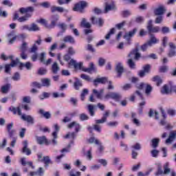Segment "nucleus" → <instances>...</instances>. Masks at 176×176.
I'll use <instances>...</instances> for the list:
<instances>
[{"instance_id": "1", "label": "nucleus", "mask_w": 176, "mask_h": 176, "mask_svg": "<svg viewBox=\"0 0 176 176\" xmlns=\"http://www.w3.org/2000/svg\"><path fill=\"white\" fill-rule=\"evenodd\" d=\"M35 10L34 7L30 6L27 8H19V12L21 14H24L26 13L25 16H21L19 19V23H24L25 21H28V19L32 16V13Z\"/></svg>"}, {"instance_id": "2", "label": "nucleus", "mask_w": 176, "mask_h": 176, "mask_svg": "<svg viewBox=\"0 0 176 176\" xmlns=\"http://www.w3.org/2000/svg\"><path fill=\"white\" fill-rule=\"evenodd\" d=\"M69 64V65L74 67L75 69H80L81 71H84V72H88V74H91V72H94V71H96V68L94 67V64H93V63L89 64V67L85 69L83 67V63H77L76 60L74 59H71Z\"/></svg>"}, {"instance_id": "3", "label": "nucleus", "mask_w": 176, "mask_h": 176, "mask_svg": "<svg viewBox=\"0 0 176 176\" xmlns=\"http://www.w3.org/2000/svg\"><path fill=\"white\" fill-rule=\"evenodd\" d=\"M171 173V176H176V173L174 170H171L169 167L168 162L165 163L164 165V171L162 170V164H157V172L155 175H162V174L167 175Z\"/></svg>"}, {"instance_id": "4", "label": "nucleus", "mask_w": 176, "mask_h": 176, "mask_svg": "<svg viewBox=\"0 0 176 176\" xmlns=\"http://www.w3.org/2000/svg\"><path fill=\"white\" fill-rule=\"evenodd\" d=\"M7 38L8 45H13L15 41H21L23 39H25L26 36L24 34L15 35L14 32L12 31L7 34Z\"/></svg>"}, {"instance_id": "5", "label": "nucleus", "mask_w": 176, "mask_h": 176, "mask_svg": "<svg viewBox=\"0 0 176 176\" xmlns=\"http://www.w3.org/2000/svg\"><path fill=\"white\" fill-rule=\"evenodd\" d=\"M109 98L114 100V101H120V100H122V94L116 92H109L103 96L102 100H104V101H107L109 100Z\"/></svg>"}, {"instance_id": "6", "label": "nucleus", "mask_w": 176, "mask_h": 176, "mask_svg": "<svg viewBox=\"0 0 176 176\" xmlns=\"http://www.w3.org/2000/svg\"><path fill=\"white\" fill-rule=\"evenodd\" d=\"M137 89H139V90H142L143 89H145V93L146 94H147V96H149V94H151V92L152 91V86L145 82H141L139 85L137 86Z\"/></svg>"}, {"instance_id": "7", "label": "nucleus", "mask_w": 176, "mask_h": 176, "mask_svg": "<svg viewBox=\"0 0 176 176\" xmlns=\"http://www.w3.org/2000/svg\"><path fill=\"white\" fill-rule=\"evenodd\" d=\"M87 6V2L85 1H81L79 3L75 4L73 8L74 12H82L83 9Z\"/></svg>"}, {"instance_id": "8", "label": "nucleus", "mask_w": 176, "mask_h": 176, "mask_svg": "<svg viewBox=\"0 0 176 176\" xmlns=\"http://www.w3.org/2000/svg\"><path fill=\"white\" fill-rule=\"evenodd\" d=\"M140 50L138 47L133 49L128 55L130 58H133V60H140L141 58V54H140Z\"/></svg>"}, {"instance_id": "9", "label": "nucleus", "mask_w": 176, "mask_h": 176, "mask_svg": "<svg viewBox=\"0 0 176 176\" xmlns=\"http://www.w3.org/2000/svg\"><path fill=\"white\" fill-rule=\"evenodd\" d=\"M19 63H20V59L16 58L15 60H12L10 64H7L5 65V72L6 74H9L10 72V69L13 67H16Z\"/></svg>"}, {"instance_id": "10", "label": "nucleus", "mask_w": 176, "mask_h": 176, "mask_svg": "<svg viewBox=\"0 0 176 176\" xmlns=\"http://www.w3.org/2000/svg\"><path fill=\"white\" fill-rule=\"evenodd\" d=\"M23 147L21 150L22 153H25L27 156H30L31 155V149L28 148V141L24 140L23 142Z\"/></svg>"}, {"instance_id": "11", "label": "nucleus", "mask_w": 176, "mask_h": 176, "mask_svg": "<svg viewBox=\"0 0 176 176\" xmlns=\"http://www.w3.org/2000/svg\"><path fill=\"white\" fill-rule=\"evenodd\" d=\"M116 8L115 7V4L112 2L106 1L104 3V13H108L110 10H115Z\"/></svg>"}, {"instance_id": "12", "label": "nucleus", "mask_w": 176, "mask_h": 176, "mask_svg": "<svg viewBox=\"0 0 176 176\" xmlns=\"http://www.w3.org/2000/svg\"><path fill=\"white\" fill-rule=\"evenodd\" d=\"M21 119H22V120H24L25 122H27L28 123H30V124H34V123L35 122L34 117L30 115L21 114Z\"/></svg>"}, {"instance_id": "13", "label": "nucleus", "mask_w": 176, "mask_h": 176, "mask_svg": "<svg viewBox=\"0 0 176 176\" xmlns=\"http://www.w3.org/2000/svg\"><path fill=\"white\" fill-rule=\"evenodd\" d=\"M137 33V28H134L133 30L126 32L125 34L124 35V38L126 39V41H130L134 35Z\"/></svg>"}, {"instance_id": "14", "label": "nucleus", "mask_w": 176, "mask_h": 176, "mask_svg": "<svg viewBox=\"0 0 176 176\" xmlns=\"http://www.w3.org/2000/svg\"><path fill=\"white\" fill-rule=\"evenodd\" d=\"M68 129H74L75 133H78V131H80V124L78 123L77 122H71L68 126Z\"/></svg>"}, {"instance_id": "15", "label": "nucleus", "mask_w": 176, "mask_h": 176, "mask_svg": "<svg viewBox=\"0 0 176 176\" xmlns=\"http://www.w3.org/2000/svg\"><path fill=\"white\" fill-rule=\"evenodd\" d=\"M91 21L92 24H96L99 27H102V25H104V20L101 18H96L94 16H92L91 18Z\"/></svg>"}, {"instance_id": "16", "label": "nucleus", "mask_w": 176, "mask_h": 176, "mask_svg": "<svg viewBox=\"0 0 176 176\" xmlns=\"http://www.w3.org/2000/svg\"><path fill=\"white\" fill-rule=\"evenodd\" d=\"M104 89H101L99 91L97 89H93V94L96 96V98H98V100H103L104 96Z\"/></svg>"}, {"instance_id": "17", "label": "nucleus", "mask_w": 176, "mask_h": 176, "mask_svg": "<svg viewBox=\"0 0 176 176\" xmlns=\"http://www.w3.org/2000/svg\"><path fill=\"white\" fill-rule=\"evenodd\" d=\"M107 82H108V78L107 77L98 78L94 80V85L97 87V86H98V83H102V85H105Z\"/></svg>"}, {"instance_id": "18", "label": "nucleus", "mask_w": 176, "mask_h": 176, "mask_svg": "<svg viewBox=\"0 0 176 176\" xmlns=\"http://www.w3.org/2000/svg\"><path fill=\"white\" fill-rule=\"evenodd\" d=\"M59 19H60V16L58 15L57 14L53 15L51 18V24L49 25L48 28H54Z\"/></svg>"}, {"instance_id": "19", "label": "nucleus", "mask_w": 176, "mask_h": 176, "mask_svg": "<svg viewBox=\"0 0 176 176\" xmlns=\"http://www.w3.org/2000/svg\"><path fill=\"white\" fill-rule=\"evenodd\" d=\"M37 144L39 145H43V144H45V145H49V142H47V139L46 138V136H37L36 138Z\"/></svg>"}, {"instance_id": "20", "label": "nucleus", "mask_w": 176, "mask_h": 176, "mask_svg": "<svg viewBox=\"0 0 176 176\" xmlns=\"http://www.w3.org/2000/svg\"><path fill=\"white\" fill-rule=\"evenodd\" d=\"M58 27L61 31L57 34V36H61L67 31V28H68V25L64 23L58 24Z\"/></svg>"}, {"instance_id": "21", "label": "nucleus", "mask_w": 176, "mask_h": 176, "mask_svg": "<svg viewBox=\"0 0 176 176\" xmlns=\"http://www.w3.org/2000/svg\"><path fill=\"white\" fill-rule=\"evenodd\" d=\"M8 111H10V112H12V113L14 115H19V116H21L22 113H21V109H20V107H14L13 106H11L8 108Z\"/></svg>"}, {"instance_id": "22", "label": "nucleus", "mask_w": 176, "mask_h": 176, "mask_svg": "<svg viewBox=\"0 0 176 176\" xmlns=\"http://www.w3.org/2000/svg\"><path fill=\"white\" fill-rule=\"evenodd\" d=\"M176 138V131L170 133L168 138L165 141V144H172L173 141Z\"/></svg>"}, {"instance_id": "23", "label": "nucleus", "mask_w": 176, "mask_h": 176, "mask_svg": "<svg viewBox=\"0 0 176 176\" xmlns=\"http://www.w3.org/2000/svg\"><path fill=\"white\" fill-rule=\"evenodd\" d=\"M116 70L117 71L118 75V78L122 76V74H123V71H124V68L123 67V63H118L116 64Z\"/></svg>"}, {"instance_id": "24", "label": "nucleus", "mask_w": 176, "mask_h": 176, "mask_svg": "<svg viewBox=\"0 0 176 176\" xmlns=\"http://www.w3.org/2000/svg\"><path fill=\"white\" fill-rule=\"evenodd\" d=\"M164 12H166V8L163 6H161L154 10V14L155 16H163Z\"/></svg>"}, {"instance_id": "25", "label": "nucleus", "mask_w": 176, "mask_h": 176, "mask_svg": "<svg viewBox=\"0 0 176 176\" xmlns=\"http://www.w3.org/2000/svg\"><path fill=\"white\" fill-rule=\"evenodd\" d=\"M170 51L168 53L169 57H174L176 56V50H175V44L173 43H169Z\"/></svg>"}, {"instance_id": "26", "label": "nucleus", "mask_w": 176, "mask_h": 176, "mask_svg": "<svg viewBox=\"0 0 176 176\" xmlns=\"http://www.w3.org/2000/svg\"><path fill=\"white\" fill-rule=\"evenodd\" d=\"M38 113L45 119H50L52 118V114L49 111H45V110L41 109L38 111Z\"/></svg>"}, {"instance_id": "27", "label": "nucleus", "mask_w": 176, "mask_h": 176, "mask_svg": "<svg viewBox=\"0 0 176 176\" xmlns=\"http://www.w3.org/2000/svg\"><path fill=\"white\" fill-rule=\"evenodd\" d=\"M161 113L163 118L160 120V124L161 126H166L167 124V121L166 120L167 116H166V112L163 109H161Z\"/></svg>"}, {"instance_id": "28", "label": "nucleus", "mask_w": 176, "mask_h": 176, "mask_svg": "<svg viewBox=\"0 0 176 176\" xmlns=\"http://www.w3.org/2000/svg\"><path fill=\"white\" fill-rule=\"evenodd\" d=\"M52 85V80L49 78H43L41 79V87H50Z\"/></svg>"}, {"instance_id": "29", "label": "nucleus", "mask_w": 176, "mask_h": 176, "mask_svg": "<svg viewBox=\"0 0 176 176\" xmlns=\"http://www.w3.org/2000/svg\"><path fill=\"white\" fill-rule=\"evenodd\" d=\"M21 162V164H22V166H29L30 167H31V168H32V170H34L35 168V166H34V165H32V162H26L25 161V157H22L20 160Z\"/></svg>"}, {"instance_id": "30", "label": "nucleus", "mask_w": 176, "mask_h": 176, "mask_svg": "<svg viewBox=\"0 0 176 176\" xmlns=\"http://www.w3.org/2000/svg\"><path fill=\"white\" fill-rule=\"evenodd\" d=\"M23 67H25L26 69L30 71L32 68V63L30 62H26L25 63H21L19 65L20 69H23Z\"/></svg>"}, {"instance_id": "31", "label": "nucleus", "mask_w": 176, "mask_h": 176, "mask_svg": "<svg viewBox=\"0 0 176 176\" xmlns=\"http://www.w3.org/2000/svg\"><path fill=\"white\" fill-rule=\"evenodd\" d=\"M41 162L44 163L45 168H47L49 167V164H52V160H50V157L45 156L43 157V162Z\"/></svg>"}, {"instance_id": "32", "label": "nucleus", "mask_w": 176, "mask_h": 176, "mask_svg": "<svg viewBox=\"0 0 176 176\" xmlns=\"http://www.w3.org/2000/svg\"><path fill=\"white\" fill-rule=\"evenodd\" d=\"M52 71L54 74H58V71H60V66H58V63L57 62H54L52 65Z\"/></svg>"}, {"instance_id": "33", "label": "nucleus", "mask_w": 176, "mask_h": 176, "mask_svg": "<svg viewBox=\"0 0 176 176\" xmlns=\"http://www.w3.org/2000/svg\"><path fill=\"white\" fill-rule=\"evenodd\" d=\"M151 46H153V45H156V43H157V42H159V40H157V38H156V37L155 36V35L153 34H151L150 35V41H147Z\"/></svg>"}, {"instance_id": "34", "label": "nucleus", "mask_w": 176, "mask_h": 176, "mask_svg": "<svg viewBox=\"0 0 176 176\" xmlns=\"http://www.w3.org/2000/svg\"><path fill=\"white\" fill-rule=\"evenodd\" d=\"M81 27H83V28H91V24L86 20V19L83 18L82 19L81 23H80Z\"/></svg>"}, {"instance_id": "35", "label": "nucleus", "mask_w": 176, "mask_h": 176, "mask_svg": "<svg viewBox=\"0 0 176 176\" xmlns=\"http://www.w3.org/2000/svg\"><path fill=\"white\" fill-rule=\"evenodd\" d=\"M63 41L68 43H75V38L72 36H66L63 38Z\"/></svg>"}, {"instance_id": "36", "label": "nucleus", "mask_w": 176, "mask_h": 176, "mask_svg": "<svg viewBox=\"0 0 176 176\" xmlns=\"http://www.w3.org/2000/svg\"><path fill=\"white\" fill-rule=\"evenodd\" d=\"M51 12L54 13V12H58L59 13H63V12H68L67 10H64L62 7L53 6L51 8Z\"/></svg>"}, {"instance_id": "37", "label": "nucleus", "mask_w": 176, "mask_h": 176, "mask_svg": "<svg viewBox=\"0 0 176 176\" xmlns=\"http://www.w3.org/2000/svg\"><path fill=\"white\" fill-rule=\"evenodd\" d=\"M126 63L131 69H135V62L133 60V58L128 59Z\"/></svg>"}, {"instance_id": "38", "label": "nucleus", "mask_w": 176, "mask_h": 176, "mask_svg": "<svg viewBox=\"0 0 176 176\" xmlns=\"http://www.w3.org/2000/svg\"><path fill=\"white\" fill-rule=\"evenodd\" d=\"M10 84H6L4 86L1 87V93H3V94H8L9 92V90H10Z\"/></svg>"}, {"instance_id": "39", "label": "nucleus", "mask_w": 176, "mask_h": 176, "mask_svg": "<svg viewBox=\"0 0 176 176\" xmlns=\"http://www.w3.org/2000/svg\"><path fill=\"white\" fill-rule=\"evenodd\" d=\"M87 109L89 115H91V116H94V109H96V105L89 104L87 106Z\"/></svg>"}, {"instance_id": "40", "label": "nucleus", "mask_w": 176, "mask_h": 176, "mask_svg": "<svg viewBox=\"0 0 176 176\" xmlns=\"http://www.w3.org/2000/svg\"><path fill=\"white\" fill-rule=\"evenodd\" d=\"M83 86V84L82 83V81L77 80L76 82H74V87L75 90H80V87Z\"/></svg>"}, {"instance_id": "41", "label": "nucleus", "mask_w": 176, "mask_h": 176, "mask_svg": "<svg viewBox=\"0 0 176 176\" xmlns=\"http://www.w3.org/2000/svg\"><path fill=\"white\" fill-rule=\"evenodd\" d=\"M154 115L155 116V119L157 120H159V113L156 111H154L153 109H150L149 113H148V116L150 118H152V117H153Z\"/></svg>"}, {"instance_id": "42", "label": "nucleus", "mask_w": 176, "mask_h": 176, "mask_svg": "<svg viewBox=\"0 0 176 176\" xmlns=\"http://www.w3.org/2000/svg\"><path fill=\"white\" fill-rule=\"evenodd\" d=\"M153 82H156L157 86H160L163 83V80L159 76H155L153 78Z\"/></svg>"}, {"instance_id": "43", "label": "nucleus", "mask_w": 176, "mask_h": 176, "mask_svg": "<svg viewBox=\"0 0 176 176\" xmlns=\"http://www.w3.org/2000/svg\"><path fill=\"white\" fill-rule=\"evenodd\" d=\"M54 131L52 133V137L54 138H58L57 134L60 131V126L57 124H54Z\"/></svg>"}, {"instance_id": "44", "label": "nucleus", "mask_w": 176, "mask_h": 176, "mask_svg": "<svg viewBox=\"0 0 176 176\" xmlns=\"http://www.w3.org/2000/svg\"><path fill=\"white\" fill-rule=\"evenodd\" d=\"M153 148H157L159 146V142H160V139L154 138L151 140Z\"/></svg>"}, {"instance_id": "45", "label": "nucleus", "mask_w": 176, "mask_h": 176, "mask_svg": "<svg viewBox=\"0 0 176 176\" xmlns=\"http://www.w3.org/2000/svg\"><path fill=\"white\" fill-rule=\"evenodd\" d=\"M148 47H152V45L147 41L144 45L141 46V50L142 52H146L148 50Z\"/></svg>"}, {"instance_id": "46", "label": "nucleus", "mask_w": 176, "mask_h": 176, "mask_svg": "<svg viewBox=\"0 0 176 176\" xmlns=\"http://www.w3.org/2000/svg\"><path fill=\"white\" fill-rule=\"evenodd\" d=\"M161 93L162 94H168L170 93V88H168L167 85L163 86Z\"/></svg>"}, {"instance_id": "47", "label": "nucleus", "mask_w": 176, "mask_h": 176, "mask_svg": "<svg viewBox=\"0 0 176 176\" xmlns=\"http://www.w3.org/2000/svg\"><path fill=\"white\" fill-rule=\"evenodd\" d=\"M87 94H89V89H84L80 95V98L82 101H85V98L86 96H87Z\"/></svg>"}, {"instance_id": "48", "label": "nucleus", "mask_w": 176, "mask_h": 176, "mask_svg": "<svg viewBox=\"0 0 176 176\" xmlns=\"http://www.w3.org/2000/svg\"><path fill=\"white\" fill-rule=\"evenodd\" d=\"M28 44L26 42H23L21 45L19 47V50H21V52H27V49L28 47H27Z\"/></svg>"}, {"instance_id": "49", "label": "nucleus", "mask_w": 176, "mask_h": 176, "mask_svg": "<svg viewBox=\"0 0 176 176\" xmlns=\"http://www.w3.org/2000/svg\"><path fill=\"white\" fill-rule=\"evenodd\" d=\"M30 28V32H35L39 31L40 28H38V25L35 23H32Z\"/></svg>"}, {"instance_id": "50", "label": "nucleus", "mask_w": 176, "mask_h": 176, "mask_svg": "<svg viewBox=\"0 0 176 176\" xmlns=\"http://www.w3.org/2000/svg\"><path fill=\"white\" fill-rule=\"evenodd\" d=\"M160 31V28H159L158 26H155V27H151V29H148V32H153V33H156V32H159Z\"/></svg>"}, {"instance_id": "51", "label": "nucleus", "mask_w": 176, "mask_h": 176, "mask_svg": "<svg viewBox=\"0 0 176 176\" xmlns=\"http://www.w3.org/2000/svg\"><path fill=\"white\" fill-rule=\"evenodd\" d=\"M76 132L69 133L65 136V138H72L74 140L76 137Z\"/></svg>"}, {"instance_id": "52", "label": "nucleus", "mask_w": 176, "mask_h": 176, "mask_svg": "<svg viewBox=\"0 0 176 176\" xmlns=\"http://www.w3.org/2000/svg\"><path fill=\"white\" fill-rule=\"evenodd\" d=\"M21 76H20V73L16 72L12 77V79L14 80L15 82H17L18 80H20Z\"/></svg>"}, {"instance_id": "53", "label": "nucleus", "mask_w": 176, "mask_h": 176, "mask_svg": "<svg viewBox=\"0 0 176 176\" xmlns=\"http://www.w3.org/2000/svg\"><path fill=\"white\" fill-rule=\"evenodd\" d=\"M38 58H39V60H40V61H41V63H45V60H46V53L42 52V53L39 55Z\"/></svg>"}, {"instance_id": "54", "label": "nucleus", "mask_w": 176, "mask_h": 176, "mask_svg": "<svg viewBox=\"0 0 176 176\" xmlns=\"http://www.w3.org/2000/svg\"><path fill=\"white\" fill-rule=\"evenodd\" d=\"M80 78L83 79L84 80H86L87 82H91V78L86 74H81Z\"/></svg>"}, {"instance_id": "55", "label": "nucleus", "mask_w": 176, "mask_h": 176, "mask_svg": "<svg viewBox=\"0 0 176 176\" xmlns=\"http://www.w3.org/2000/svg\"><path fill=\"white\" fill-rule=\"evenodd\" d=\"M124 25H126V21H123L120 23L116 24V28H118V30H122V28H123Z\"/></svg>"}, {"instance_id": "56", "label": "nucleus", "mask_w": 176, "mask_h": 176, "mask_svg": "<svg viewBox=\"0 0 176 176\" xmlns=\"http://www.w3.org/2000/svg\"><path fill=\"white\" fill-rule=\"evenodd\" d=\"M118 124H119L118 121L109 122L107 123V126H109V127H117Z\"/></svg>"}, {"instance_id": "57", "label": "nucleus", "mask_w": 176, "mask_h": 176, "mask_svg": "<svg viewBox=\"0 0 176 176\" xmlns=\"http://www.w3.org/2000/svg\"><path fill=\"white\" fill-rule=\"evenodd\" d=\"M36 174H37L38 176H43V174H45V170H43V168L40 167L38 170L36 171Z\"/></svg>"}, {"instance_id": "58", "label": "nucleus", "mask_w": 176, "mask_h": 176, "mask_svg": "<svg viewBox=\"0 0 176 176\" xmlns=\"http://www.w3.org/2000/svg\"><path fill=\"white\" fill-rule=\"evenodd\" d=\"M19 29L21 31H30V28L28 25H21Z\"/></svg>"}, {"instance_id": "59", "label": "nucleus", "mask_w": 176, "mask_h": 176, "mask_svg": "<svg viewBox=\"0 0 176 176\" xmlns=\"http://www.w3.org/2000/svg\"><path fill=\"white\" fill-rule=\"evenodd\" d=\"M47 70L45 68L41 67L38 69V75H46Z\"/></svg>"}, {"instance_id": "60", "label": "nucleus", "mask_w": 176, "mask_h": 176, "mask_svg": "<svg viewBox=\"0 0 176 176\" xmlns=\"http://www.w3.org/2000/svg\"><path fill=\"white\" fill-rule=\"evenodd\" d=\"M115 34V28H112L110 30L109 32L106 35L105 39H109L111 38V35H113Z\"/></svg>"}, {"instance_id": "61", "label": "nucleus", "mask_w": 176, "mask_h": 176, "mask_svg": "<svg viewBox=\"0 0 176 176\" xmlns=\"http://www.w3.org/2000/svg\"><path fill=\"white\" fill-rule=\"evenodd\" d=\"M132 122L137 127H140V126H141V122L137 118L132 119Z\"/></svg>"}, {"instance_id": "62", "label": "nucleus", "mask_w": 176, "mask_h": 176, "mask_svg": "<svg viewBox=\"0 0 176 176\" xmlns=\"http://www.w3.org/2000/svg\"><path fill=\"white\" fill-rule=\"evenodd\" d=\"M89 119V116L86 115L85 113H81L80 115V120L83 121V120H88Z\"/></svg>"}, {"instance_id": "63", "label": "nucleus", "mask_w": 176, "mask_h": 176, "mask_svg": "<svg viewBox=\"0 0 176 176\" xmlns=\"http://www.w3.org/2000/svg\"><path fill=\"white\" fill-rule=\"evenodd\" d=\"M167 71H168V66H162L160 67V72L161 73H164V72H167Z\"/></svg>"}, {"instance_id": "64", "label": "nucleus", "mask_w": 176, "mask_h": 176, "mask_svg": "<svg viewBox=\"0 0 176 176\" xmlns=\"http://www.w3.org/2000/svg\"><path fill=\"white\" fill-rule=\"evenodd\" d=\"M151 153L153 157H157V156H159V151L156 149L151 151Z\"/></svg>"}]
</instances>
